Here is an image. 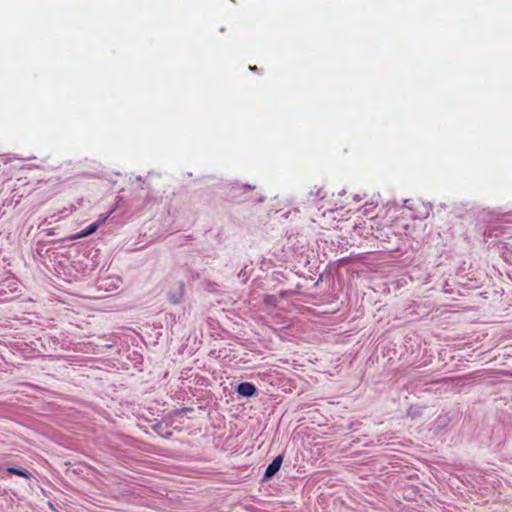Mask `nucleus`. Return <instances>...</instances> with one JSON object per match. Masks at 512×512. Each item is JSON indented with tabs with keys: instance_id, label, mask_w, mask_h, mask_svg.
Here are the masks:
<instances>
[{
	"instance_id": "nucleus-1",
	"label": "nucleus",
	"mask_w": 512,
	"mask_h": 512,
	"mask_svg": "<svg viewBox=\"0 0 512 512\" xmlns=\"http://www.w3.org/2000/svg\"><path fill=\"white\" fill-rule=\"evenodd\" d=\"M282 461H283V458L281 455L277 456L270 464L269 466L266 468V471H265V478H270L272 477L273 475H275L280 467H281V464H282Z\"/></svg>"
},
{
	"instance_id": "nucleus-2",
	"label": "nucleus",
	"mask_w": 512,
	"mask_h": 512,
	"mask_svg": "<svg viewBox=\"0 0 512 512\" xmlns=\"http://www.w3.org/2000/svg\"><path fill=\"white\" fill-rule=\"evenodd\" d=\"M106 219L107 217H105L101 222H94L90 224L87 228L72 236L71 239H80L93 234L94 232H96L100 224L103 223Z\"/></svg>"
},
{
	"instance_id": "nucleus-3",
	"label": "nucleus",
	"mask_w": 512,
	"mask_h": 512,
	"mask_svg": "<svg viewBox=\"0 0 512 512\" xmlns=\"http://www.w3.org/2000/svg\"><path fill=\"white\" fill-rule=\"evenodd\" d=\"M237 392L244 397H251L256 393V387L250 382H243L237 386Z\"/></svg>"
},
{
	"instance_id": "nucleus-4",
	"label": "nucleus",
	"mask_w": 512,
	"mask_h": 512,
	"mask_svg": "<svg viewBox=\"0 0 512 512\" xmlns=\"http://www.w3.org/2000/svg\"><path fill=\"white\" fill-rule=\"evenodd\" d=\"M7 472L10 474H14V475L23 477L28 480H30L32 478V474L29 471L24 470V469L9 467V468H7Z\"/></svg>"
},
{
	"instance_id": "nucleus-5",
	"label": "nucleus",
	"mask_w": 512,
	"mask_h": 512,
	"mask_svg": "<svg viewBox=\"0 0 512 512\" xmlns=\"http://www.w3.org/2000/svg\"><path fill=\"white\" fill-rule=\"evenodd\" d=\"M249 70L250 71H257L258 68H257V66H249Z\"/></svg>"
},
{
	"instance_id": "nucleus-6",
	"label": "nucleus",
	"mask_w": 512,
	"mask_h": 512,
	"mask_svg": "<svg viewBox=\"0 0 512 512\" xmlns=\"http://www.w3.org/2000/svg\"><path fill=\"white\" fill-rule=\"evenodd\" d=\"M377 218H379V215H376L375 219H372L373 222L377 223Z\"/></svg>"
}]
</instances>
